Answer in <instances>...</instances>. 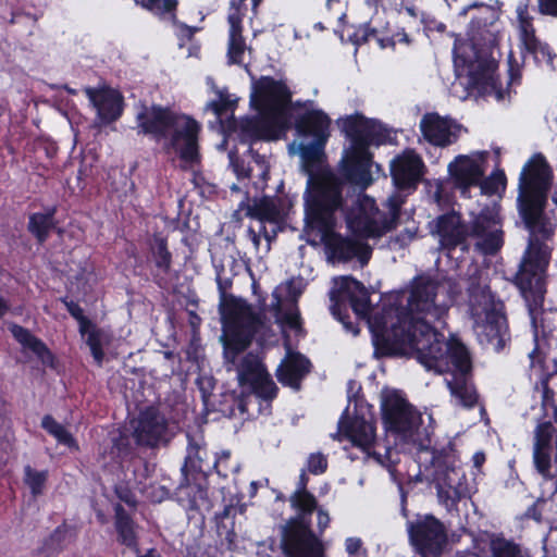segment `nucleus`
Instances as JSON below:
<instances>
[{
  "instance_id": "obj_58",
  "label": "nucleus",
  "mask_w": 557,
  "mask_h": 557,
  "mask_svg": "<svg viewBox=\"0 0 557 557\" xmlns=\"http://www.w3.org/2000/svg\"><path fill=\"white\" fill-rule=\"evenodd\" d=\"M329 467V461L322 453H312L308 456L305 470L314 475L323 474Z\"/></svg>"
},
{
  "instance_id": "obj_11",
  "label": "nucleus",
  "mask_w": 557,
  "mask_h": 557,
  "mask_svg": "<svg viewBox=\"0 0 557 557\" xmlns=\"http://www.w3.org/2000/svg\"><path fill=\"white\" fill-rule=\"evenodd\" d=\"M280 548L284 557H325L322 539L312 523L286 520L280 527Z\"/></svg>"
},
{
  "instance_id": "obj_31",
  "label": "nucleus",
  "mask_w": 557,
  "mask_h": 557,
  "mask_svg": "<svg viewBox=\"0 0 557 557\" xmlns=\"http://www.w3.org/2000/svg\"><path fill=\"white\" fill-rule=\"evenodd\" d=\"M149 260L153 263L151 272L154 283L161 285L160 274H169L173 263V256L169 249L168 237L162 233H153L147 242Z\"/></svg>"
},
{
  "instance_id": "obj_54",
  "label": "nucleus",
  "mask_w": 557,
  "mask_h": 557,
  "mask_svg": "<svg viewBox=\"0 0 557 557\" xmlns=\"http://www.w3.org/2000/svg\"><path fill=\"white\" fill-rule=\"evenodd\" d=\"M245 38L228 39L227 44V62L228 64L242 65L244 63V54L246 50Z\"/></svg>"
},
{
  "instance_id": "obj_51",
  "label": "nucleus",
  "mask_w": 557,
  "mask_h": 557,
  "mask_svg": "<svg viewBox=\"0 0 557 557\" xmlns=\"http://www.w3.org/2000/svg\"><path fill=\"white\" fill-rule=\"evenodd\" d=\"M550 450L552 449H533L535 469L545 480H554L557 476V473L552 471Z\"/></svg>"
},
{
  "instance_id": "obj_42",
  "label": "nucleus",
  "mask_w": 557,
  "mask_h": 557,
  "mask_svg": "<svg viewBox=\"0 0 557 557\" xmlns=\"http://www.w3.org/2000/svg\"><path fill=\"white\" fill-rule=\"evenodd\" d=\"M520 28L521 39L528 52L534 55H536L539 52H541L543 55L549 53V47L547 45H542V42L535 36V29L533 27L531 17L520 16Z\"/></svg>"
},
{
  "instance_id": "obj_7",
  "label": "nucleus",
  "mask_w": 557,
  "mask_h": 557,
  "mask_svg": "<svg viewBox=\"0 0 557 557\" xmlns=\"http://www.w3.org/2000/svg\"><path fill=\"white\" fill-rule=\"evenodd\" d=\"M425 342L420 350L419 363L426 370L437 373L450 372L454 375H470L472 360L468 348L459 341L447 342L443 333L432 324L422 325Z\"/></svg>"
},
{
  "instance_id": "obj_57",
  "label": "nucleus",
  "mask_w": 557,
  "mask_h": 557,
  "mask_svg": "<svg viewBox=\"0 0 557 557\" xmlns=\"http://www.w3.org/2000/svg\"><path fill=\"white\" fill-rule=\"evenodd\" d=\"M213 522L218 536L223 539L228 546L234 545L237 539L235 521L218 520Z\"/></svg>"
},
{
  "instance_id": "obj_1",
  "label": "nucleus",
  "mask_w": 557,
  "mask_h": 557,
  "mask_svg": "<svg viewBox=\"0 0 557 557\" xmlns=\"http://www.w3.org/2000/svg\"><path fill=\"white\" fill-rule=\"evenodd\" d=\"M552 181L549 163L543 153L536 152L524 163L518 182L517 207L529 231V242L512 283L530 311L543 306L546 293L545 277L550 261V248L546 242L552 239L554 227L545 209Z\"/></svg>"
},
{
  "instance_id": "obj_61",
  "label": "nucleus",
  "mask_w": 557,
  "mask_h": 557,
  "mask_svg": "<svg viewBox=\"0 0 557 557\" xmlns=\"http://www.w3.org/2000/svg\"><path fill=\"white\" fill-rule=\"evenodd\" d=\"M482 239V246L487 252H496L503 245L502 233L490 232Z\"/></svg>"
},
{
  "instance_id": "obj_48",
  "label": "nucleus",
  "mask_w": 557,
  "mask_h": 557,
  "mask_svg": "<svg viewBox=\"0 0 557 557\" xmlns=\"http://www.w3.org/2000/svg\"><path fill=\"white\" fill-rule=\"evenodd\" d=\"M24 483L29 487L33 496H39L44 493L47 480L48 471H37L32 466L27 465L24 467Z\"/></svg>"
},
{
  "instance_id": "obj_52",
  "label": "nucleus",
  "mask_w": 557,
  "mask_h": 557,
  "mask_svg": "<svg viewBox=\"0 0 557 557\" xmlns=\"http://www.w3.org/2000/svg\"><path fill=\"white\" fill-rule=\"evenodd\" d=\"M479 184L484 195L492 196L497 194L499 188H506L507 177L503 170H497L483 181H480Z\"/></svg>"
},
{
  "instance_id": "obj_29",
  "label": "nucleus",
  "mask_w": 557,
  "mask_h": 557,
  "mask_svg": "<svg viewBox=\"0 0 557 557\" xmlns=\"http://www.w3.org/2000/svg\"><path fill=\"white\" fill-rule=\"evenodd\" d=\"M9 330L13 338L24 348L30 350L44 367L55 369L58 360L47 344L34 335L28 329L12 323Z\"/></svg>"
},
{
  "instance_id": "obj_33",
  "label": "nucleus",
  "mask_w": 557,
  "mask_h": 557,
  "mask_svg": "<svg viewBox=\"0 0 557 557\" xmlns=\"http://www.w3.org/2000/svg\"><path fill=\"white\" fill-rule=\"evenodd\" d=\"M448 171L455 184L461 188H469L479 184L483 176L480 164L468 156H458L448 165Z\"/></svg>"
},
{
  "instance_id": "obj_16",
  "label": "nucleus",
  "mask_w": 557,
  "mask_h": 557,
  "mask_svg": "<svg viewBox=\"0 0 557 557\" xmlns=\"http://www.w3.org/2000/svg\"><path fill=\"white\" fill-rule=\"evenodd\" d=\"M508 82L503 87L499 75L491 66L481 65L470 72L469 85L481 96H494L497 101L510 100L511 94H516L513 86H519L522 81L521 69L513 59H509Z\"/></svg>"
},
{
  "instance_id": "obj_50",
  "label": "nucleus",
  "mask_w": 557,
  "mask_h": 557,
  "mask_svg": "<svg viewBox=\"0 0 557 557\" xmlns=\"http://www.w3.org/2000/svg\"><path fill=\"white\" fill-rule=\"evenodd\" d=\"M59 300L65 306L71 317L77 321L79 334L84 337L88 327L92 326V321L84 314L83 308L67 296L60 297Z\"/></svg>"
},
{
  "instance_id": "obj_23",
  "label": "nucleus",
  "mask_w": 557,
  "mask_h": 557,
  "mask_svg": "<svg viewBox=\"0 0 557 557\" xmlns=\"http://www.w3.org/2000/svg\"><path fill=\"white\" fill-rule=\"evenodd\" d=\"M338 431L345 438L351 442L355 447L360 448L379 463L384 465L383 456L380 453L371 451L376 437L374 422L368 421L364 417L360 416L350 419L348 417L347 407L338 421Z\"/></svg>"
},
{
  "instance_id": "obj_40",
  "label": "nucleus",
  "mask_w": 557,
  "mask_h": 557,
  "mask_svg": "<svg viewBox=\"0 0 557 557\" xmlns=\"http://www.w3.org/2000/svg\"><path fill=\"white\" fill-rule=\"evenodd\" d=\"M41 428L59 444L70 449L78 450L79 446L73 434L59 423L51 414H45L41 419Z\"/></svg>"
},
{
  "instance_id": "obj_46",
  "label": "nucleus",
  "mask_w": 557,
  "mask_h": 557,
  "mask_svg": "<svg viewBox=\"0 0 557 557\" xmlns=\"http://www.w3.org/2000/svg\"><path fill=\"white\" fill-rule=\"evenodd\" d=\"M86 344L90 349V354L97 363V366H102L104 360V350L102 347V337L103 332L97 327V325L92 322V326L88 327L86 331Z\"/></svg>"
},
{
  "instance_id": "obj_39",
  "label": "nucleus",
  "mask_w": 557,
  "mask_h": 557,
  "mask_svg": "<svg viewBox=\"0 0 557 557\" xmlns=\"http://www.w3.org/2000/svg\"><path fill=\"white\" fill-rule=\"evenodd\" d=\"M290 507L296 515L287 520H298L301 523H312V513L318 509V499L312 493H293L289 496Z\"/></svg>"
},
{
  "instance_id": "obj_22",
  "label": "nucleus",
  "mask_w": 557,
  "mask_h": 557,
  "mask_svg": "<svg viewBox=\"0 0 557 557\" xmlns=\"http://www.w3.org/2000/svg\"><path fill=\"white\" fill-rule=\"evenodd\" d=\"M343 132L349 140L369 150L372 145L379 147L391 141V131L383 123L361 114L347 116L343 122Z\"/></svg>"
},
{
  "instance_id": "obj_14",
  "label": "nucleus",
  "mask_w": 557,
  "mask_h": 557,
  "mask_svg": "<svg viewBox=\"0 0 557 557\" xmlns=\"http://www.w3.org/2000/svg\"><path fill=\"white\" fill-rule=\"evenodd\" d=\"M381 411L385 430L403 437L412 436L421 422L420 413L396 391L383 398Z\"/></svg>"
},
{
  "instance_id": "obj_62",
  "label": "nucleus",
  "mask_w": 557,
  "mask_h": 557,
  "mask_svg": "<svg viewBox=\"0 0 557 557\" xmlns=\"http://www.w3.org/2000/svg\"><path fill=\"white\" fill-rule=\"evenodd\" d=\"M172 24L177 27L178 33L177 37L182 40L190 41L195 34L199 30L196 26H189L183 22L177 20V14L175 13V20H171Z\"/></svg>"
},
{
  "instance_id": "obj_20",
  "label": "nucleus",
  "mask_w": 557,
  "mask_h": 557,
  "mask_svg": "<svg viewBox=\"0 0 557 557\" xmlns=\"http://www.w3.org/2000/svg\"><path fill=\"white\" fill-rule=\"evenodd\" d=\"M389 172L398 191L412 194L423 181L426 166L414 149L407 148L391 161Z\"/></svg>"
},
{
  "instance_id": "obj_25",
  "label": "nucleus",
  "mask_w": 557,
  "mask_h": 557,
  "mask_svg": "<svg viewBox=\"0 0 557 557\" xmlns=\"http://www.w3.org/2000/svg\"><path fill=\"white\" fill-rule=\"evenodd\" d=\"M89 102L96 109L97 116L102 125L116 122L124 112V98L122 94L109 86L86 87L84 89Z\"/></svg>"
},
{
  "instance_id": "obj_21",
  "label": "nucleus",
  "mask_w": 557,
  "mask_h": 557,
  "mask_svg": "<svg viewBox=\"0 0 557 557\" xmlns=\"http://www.w3.org/2000/svg\"><path fill=\"white\" fill-rule=\"evenodd\" d=\"M440 290L436 280L425 276H416L412 281L407 306L392 305V311L400 314V309L410 313L412 321H425L416 314H428L436 310L435 299Z\"/></svg>"
},
{
  "instance_id": "obj_41",
  "label": "nucleus",
  "mask_w": 557,
  "mask_h": 557,
  "mask_svg": "<svg viewBox=\"0 0 557 557\" xmlns=\"http://www.w3.org/2000/svg\"><path fill=\"white\" fill-rule=\"evenodd\" d=\"M186 437L187 448L182 470L184 472H199L202 470V454H206V449L202 447L200 441L190 433H187Z\"/></svg>"
},
{
  "instance_id": "obj_6",
  "label": "nucleus",
  "mask_w": 557,
  "mask_h": 557,
  "mask_svg": "<svg viewBox=\"0 0 557 557\" xmlns=\"http://www.w3.org/2000/svg\"><path fill=\"white\" fill-rule=\"evenodd\" d=\"M479 275H470L468 278V302L473 313L483 306L484 320L476 322V334L481 344L492 346L495 351H500L510 341L508 320L505 305L502 300H495L488 286L481 285Z\"/></svg>"
},
{
  "instance_id": "obj_4",
  "label": "nucleus",
  "mask_w": 557,
  "mask_h": 557,
  "mask_svg": "<svg viewBox=\"0 0 557 557\" xmlns=\"http://www.w3.org/2000/svg\"><path fill=\"white\" fill-rule=\"evenodd\" d=\"M422 325L430 323L412 321L410 313L404 309L398 314L391 307H383L381 312L369 319L373 356L376 359L410 356L419 361L425 342Z\"/></svg>"
},
{
  "instance_id": "obj_44",
  "label": "nucleus",
  "mask_w": 557,
  "mask_h": 557,
  "mask_svg": "<svg viewBox=\"0 0 557 557\" xmlns=\"http://www.w3.org/2000/svg\"><path fill=\"white\" fill-rule=\"evenodd\" d=\"M134 2L158 17L169 15L170 20H175L178 8V0H134Z\"/></svg>"
},
{
  "instance_id": "obj_27",
  "label": "nucleus",
  "mask_w": 557,
  "mask_h": 557,
  "mask_svg": "<svg viewBox=\"0 0 557 557\" xmlns=\"http://www.w3.org/2000/svg\"><path fill=\"white\" fill-rule=\"evenodd\" d=\"M367 199V196H363V199H361L360 195L355 194L347 205V209L342 211L347 228L356 238L362 242L377 238L379 235L376 233V220L367 212L363 205V200Z\"/></svg>"
},
{
  "instance_id": "obj_9",
  "label": "nucleus",
  "mask_w": 557,
  "mask_h": 557,
  "mask_svg": "<svg viewBox=\"0 0 557 557\" xmlns=\"http://www.w3.org/2000/svg\"><path fill=\"white\" fill-rule=\"evenodd\" d=\"M331 312L338 320L347 332L357 335L358 324L351 321L348 307L361 319L371 318L370 295L364 285L352 276L343 277L342 284L336 294L331 296Z\"/></svg>"
},
{
  "instance_id": "obj_3",
  "label": "nucleus",
  "mask_w": 557,
  "mask_h": 557,
  "mask_svg": "<svg viewBox=\"0 0 557 557\" xmlns=\"http://www.w3.org/2000/svg\"><path fill=\"white\" fill-rule=\"evenodd\" d=\"M216 272L219 292V312L222 322L223 352L226 360L234 362L236 358L250 347L257 333L265 326L267 315L255 311L247 300L230 294L232 278Z\"/></svg>"
},
{
  "instance_id": "obj_17",
  "label": "nucleus",
  "mask_w": 557,
  "mask_h": 557,
  "mask_svg": "<svg viewBox=\"0 0 557 557\" xmlns=\"http://www.w3.org/2000/svg\"><path fill=\"white\" fill-rule=\"evenodd\" d=\"M289 121L300 138L329 140L331 136L332 120L322 109L314 108L313 100H296Z\"/></svg>"
},
{
  "instance_id": "obj_30",
  "label": "nucleus",
  "mask_w": 557,
  "mask_h": 557,
  "mask_svg": "<svg viewBox=\"0 0 557 557\" xmlns=\"http://www.w3.org/2000/svg\"><path fill=\"white\" fill-rule=\"evenodd\" d=\"M114 530L116 542L134 554L140 553L138 525L127 510L120 504L114 507Z\"/></svg>"
},
{
  "instance_id": "obj_8",
  "label": "nucleus",
  "mask_w": 557,
  "mask_h": 557,
  "mask_svg": "<svg viewBox=\"0 0 557 557\" xmlns=\"http://www.w3.org/2000/svg\"><path fill=\"white\" fill-rule=\"evenodd\" d=\"M434 482L437 496L448 511L457 510L458 504L469 493L466 472L457 465L456 456L446 449L433 453Z\"/></svg>"
},
{
  "instance_id": "obj_12",
  "label": "nucleus",
  "mask_w": 557,
  "mask_h": 557,
  "mask_svg": "<svg viewBox=\"0 0 557 557\" xmlns=\"http://www.w3.org/2000/svg\"><path fill=\"white\" fill-rule=\"evenodd\" d=\"M410 544L421 557H440L448 537L444 523L433 515L408 522Z\"/></svg>"
},
{
  "instance_id": "obj_60",
  "label": "nucleus",
  "mask_w": 557,
  "mask_h": 557,
  "mask_svg": "<svg viewBox=\"0 0 557 557\" xmlns=\"http://www.w3.org/2000/svg\"><path fill=\"white\" fill-rule=\"evenodd\" d=\"M246 11V0H232L230 3L227 22H243Z\"/></svg>"
},
{
  "instance_id": "obj_53",
  "label": "nucleus",
  "mask_w": 557,
  "mask_h": 557,
  "mask_svg": "<svg viewBox=\"0 0 557 557\" xmlns=\"http://www.w3.org/2000/svg\"><path fill=\"white\" fill-rule=\"evenodd\" d=\"M376 35L377 29L371 27L368 22L354 27L352 33L348 37L351 44L359 47L369 42L371 38H376Z\"/></svg>"
},
{
  "instance_id": "obj_19",
  "label": "nucleus",
  "mask_w": 557,
  "mask_h": 557,
  "mask_svg": "<svg viewBox=\"0 0 557 557\" xmlns=\"http://www.w3.org/2000/svg\"><path fill=\"white\" fill-rule=\"evenodd\" d=\"M173 435L168 419L157 407L148 406L139 412L133 430V437L138 446H166Z\"/></svg>"
},
{
  "instance_id": "obj_43",
  "label": "nucleus",
  "mask_w": 557,
  "mask_h": 557,
  "mask_svg": "<svg viewBox=\"0 0 557 557\" xmlns=\"http://www.w3.org/2000/svg\"><path fill=\"white\" fill-rule=\"evenodd\" d=\"M214 92L216 98L206 104V110L212 111L219 119L228 112L233 114L237 108V98H233L226 87L222 89L214 87Z\"/></svg>"
},
{
  "instance_id": "obj_5",
  "label": "nucleus",
  "mask_w": 557,
  "mask_h": 557,
  "mask_svg": "<svg viewBox=\"0 0 557 557\" xmlns=\"http://www.w3.org/2000/svg\"><path fill=\"white\" fill-rule=\"evenodd\" d=\"M355 193L333 169L310 174L304 193L305 221L319 232L335 230L336 214L347 209Z\"/></svg>"
},
{
  "instance_id": "obj_36",
  "label": "nucleus",
  "mask_w": 557,
  "mask_h": 557,
  "mask_svg": "<svg viewBox=\"0 0 557 557\" xmlns=\"http://www.w3.org/2000/svg\"><path fill=\"white\" fill-rule=\"evenodd\" d=\"M55 213L57 208L49 207L46 212H35L29 215L27 230L39 244H44L49 238L51 230L54 228Z\"/></svg>"
},
{
  "instance_id": "obj_38",
  "label": "nucleus",
  "mask_w": 557,
  "mask_h": 557,
  "mask_svg": "<svg viewBox=\"0 0 557 557\" xmlns=\"http://www.w3.org/2000/svg\"><path fill=\"white\" fill-rule=\"evenodd\" d=\"M268 373L260 360L252 355H247L238 367L239 385L244 388H249L255 383H258V381H261Z\"/></svg>"
},
{
  "instance_id": "obj_49",
  "label": "nucleus",
  "mask_w": 557,
  "mask_h": 557,
  "mask_svg": "<svg viewBox=\"0 0 557 557\" xmlns=\"http://www.w3.org/2000/svg\"><path fill=\"white\" fill-rule=\"evenodd\" d=\"M248 389L255 396L264 401H272L277 397L278 394V387L269 373L262 377L261 381H258V383H255Z\"/></svg>"
},
{
  "instance_id": "obj_18",
  "label": "nucleus",
  "mask_w": 557,
  "mask_h": 557,
  "mask_svg": "<svg viewBox=\"0 0 557 557\" xmlns=\"http://www.w3.org/2000/svg\"><path fill=\"white\" fill-rule=\"evenodd\" d=\"M431 234L437 237L440 249L451 253L457 248L467 252L470 248L468 222L460 212L450 210L430 223Z\"/></svg>"
},
{
  "instance_id": "obj_56",
  "label": "nucleus",
  "mask_w": 557,
  "mask_h": 557,
  "mask_svg": "<svg viewBox=\"0 0 557 557\" xmlns=\"http://www.w3.org/2000/svg\"><path fill=\"white\" fill-rule=\"evenodd\" d=\"M553 425L550 422H543L535 430L534 448L552 449Z\"/></svg>"
},
{
  "instance_id": "obj_34",
  "label": "nucleus",
  "mask_w": 557,
  "mask_h": 557,
  "mask_svg": "<svg viewBox=\"0 0 557 557\" xmlns=\"http://www.w3.org/2000/svg\"><path fill=\"white\" fill-rule=\"evenodd\" d=\"M327 141L324 139H311L309 143L299 144L298 149L302 161V170L308 177L315 172L332 169L329 164H323Z\"/></svg>"
},
{
  "instance_id": "obj_26",
  "label": "nucleus",
  "mask_w": 557,
  "mask_h": 557,
  "mask_svg": "<svg viewBox=\"0 0 557 557\" xmlns=\"http://www.w3.org/2000/svg\"><path fill=\"white\" fill-rule=\"evenodd\" d=\"M420 131L429 144L444 148L457 141L460 126L449 117L431 112L422 116Z\"/></svg>"
},
{
  "instance_id": "obj_28",
  "label": "nucleus",
  "mask_w": 557,
  "mask_h": 557,
  "mask_svg": "<svg viewBox=\"0 0 557 557\" xmlns=\"http://www.w3.org/2000/svg\"><path fill=\"white\" fill-rule=\"evenodd\" d=\"M311 367L310 360L305 355L288 352L276 370L277 381L284 386L299 391L301 382L310 373Z\"/></svg>"
},
{
  "instance_id": "obj_24",
  "label": "nucleus",
  "mask_w": 557,
  "mask_h": 557,
  "mask_svg": "<svg viewBox=\"0 0 557 557\" xmlns=\"http://www.w3.org/2000/svg\"><path fill=\"white\" fill-rule=\"evenodd\" d=\"M325 248L333 259L348 262L357 258L361 265H367L372 257V247L361 239L343 236L334 230L320 232Z\"/></svg>"
},
{
  "instance_id": "obj_55",
  "label": "nucleus",
  "mask_w": 557,
  "mask_h": 557,
  "mask_svg": "<svg viewBox=\"0 0 557 557\" xmlns=\"http://www.w3.org/2000/svg\"><path fill=\"white\" fill-rule=\"evenodd\" d=\"M440 290L446 293L450 304H455L462 295L463 287L458 278L456 277H444L442 281H437Z\"/></svg>"
},
{
  "instance_id": "obj_13",
  "label": "nucleus",
  "mask_w": 557,
  "mask_h": 557,
  "mask_svg": "<svg viewBox=\"0 0 557 557\" xmlns=\"http://www.w3.org/2000/svg\"><path fill=\"white\" fill-rule=\"evenodd\" d=\"M292 127V123L276 119L268 113L258 112V115L246 116L240 121L232 116L227 121V131L238 134L242 143L278 139Z\"/></svg>"
},
{
  "instance_id": "obj_10",
  "label": "nucleus",
  "mask_w": 557,
  "mask_h": 557,
  "mask_svg": "<svg viewBox=\"0 0 557 557\" xmlns=\"http://www.w3.org/2000/svg\"><path fill=\"white\" fill-rule=\"evenodd\" d=\"M292 91L285 82L272 76H261L255 84L250 98L257 112L268 113L276 119L290 123L293 109Z\"/></svg>"
},
{
  "instance_id": "obj_32",
  "label": "nucleus",
  "mask_w": 557,
  "mask_h": 557,
  "mask_svg": "<svg viewBox=\"0 0 557 557\" xmlns=\"http://www.w3.org/2000/svg\"><path fill=\"white\" fill-rule=\"evenodd\" d=\"M246 215L258 220L261 225L265 222L278 225L284 221L281 200L270 196L255 197L251 203L246 205Z\"/></svg>"
},
{
  "instance_id": "obj_2",
  "label": "nucleus",
  "mask_w": 557,
  "mask_h": 557,
  "mask_svg": "<svg viewBox=\"0 0 557 557\" xmlns=\"http://www.w3.org/2000/svg\"><path fill=\"white\" fill-rule=\"evenodd\" d=\"M138 135L160 145L163 154L176 153L181 161L200 163V123L193 116L177 112L169 106L143 104L135 116Z\"/></svg>"
},
{
  "instance_id": "obj_63",
  "label": "nucleus",
  "mask_w": 557,
  "mask_h": 557,
  "mask_svg": "<svg viewBox=\"0 0 557 557\" xmlns=\"http://www.w3.org/2000/svg\"><path fill=\"white\" fill-rule=\"evenodd\" d=\"M231 165L237 178L250 177L251 169L246 165L245 161L234 153H230Z\"/></svg>"
},
{
  "instance_id": "obj_35",
  "label": "nucleus",
  "mask_w": 557,
  "mask_h": 557,
  "mask_svg": "<svg viewBox=\"0 0 557 557\" xmlns=\"http://www.w3.org/2000/svg\"><path fill=\"white\" fill-rule=\"evenodd\" d=\"M76 537V528L64 520L42 541L39 550L46 557L57 556L63 552L70 543L74 542Z\"/></svg>"
},
{
  "instance_id": "obj_59",
  "label": "nucleus",
  "mask_w": 557,
  "mask_h": 557,
  "mask_svg": "<svg viewBox=\"0 0 557 557\" xmlns=\"http://www.w3.org/2000/svg\"><path fill=\"white\" fill-rule=\"evenodd\" d=\"M132 451L129 436L125 433H119L112 438L111 454L119 458L127 457Z\"/></svg>"
},
{
  "instance_id": "obj_47",
  "label": "nucleus",
  "mask_w": 557,
  "mask_h": 557,
  "mask_svg": "<svg viewBox=\"0 0 557 557\" xmlns=\"http://www.w3.org/2000/svg\"><path fill=\"white\" fill-rule=\"evenodd\" d=\"M495 224L494 218L488 211H481L476 214L470 223H468L469 238H482L491 232L492 226Z\"/></svg>"
},
{
  "instance_id": "obj_37",
  "label": "nucleus",
  "mask_w": 557,
  "mask_h": 557,
  "mask_svg": "<svg viewBox=\"0 0 557 557\" xmlns=\"http://www.w3.org/2000/svg\"><path fill=\"white\" fill-rule=\"evenodd\" d=\"M447 387L462 407L473 408L478 404L479 395L475 387L469 383L468 375H454L447 381Z\"/></svg>"
},
{
  "instance_id": "obj_45",
  "label": "nucleus",
  "mask_w": 557,
  "mask_h": 557,
  "mask_svg": "<svg viewBox=\"0 0 557 557\" xmlns=\"http://www.w3.org/2000/svg\"><path fill=\"white\" fill-rule=\"evenodd\" d=\"M490 550L493 557H530L519 544L502 535L491 540Z\"/></svg>"
},
{
  "instance_id": "obj_15",
  "label": "nucleus",
  "mask_w": 557,
  "mask_h": 557,
  "mask_svg": "<svg viewBox=\"0 0 557 557\" xmlns=\"http://www.w3.org/2000/svg\"><path fill=\"white\" fill-rule=\"evenodd\" d=\"M372 165L373 153L369 149H364L359 143L350 140L349 147L344 150L337 165V174L355 193L352 187L366 189L373 183Z\"/></svg>"
},
{
  "instance_id": "obj_64",
  "label": "nucleus",
  "mask_w": 557,
  "mask_h": 557,
  "mask_svg": "<svg viewBox=\"0 0 557 557\" xmlns=\"http://www.w3.org/2000/svg\"><path fill=\"white\" fill-rule=\"evenodd\" d=\"M398 215H391L384 218L382 221H376V233H379L377 238L384 236L386 233L396 228L398 221Z\"/></svg>"
}]
</instances>
